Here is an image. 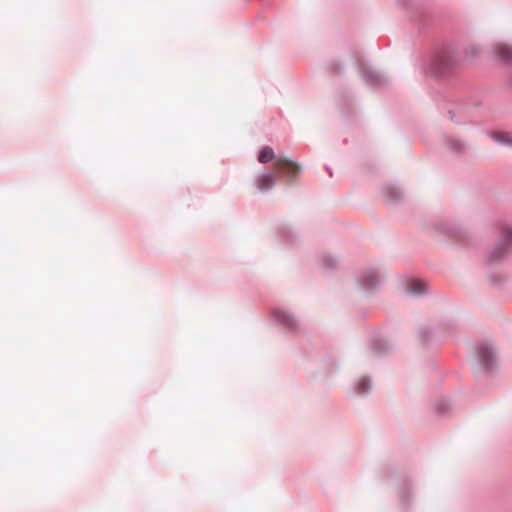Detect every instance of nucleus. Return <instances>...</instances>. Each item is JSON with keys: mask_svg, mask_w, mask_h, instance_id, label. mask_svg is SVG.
Here are the masks:
<instances>
[{"mask_svg": "<svg viewBox=\"0 0 512 512\" xmlns=\"http://www.w3.org/2000/svg\"><path fill=\"white\" fill-rule=\"evenodd\" d=\"M458 66L456 52L447 47L434 48L431 60L423 61L421 71L426 77L441 79L449 77Z\"/></svg>", "mask_w": 512, "mask_h": 512, "instance_id": "1", "label": "nucleus"}, {"mask_svg": "<svg viewBox=\"0 0 512 512\" xmlns=\"http://www.w3.org/2000/svg\"><path fill=\"white\" fill-rule=\"evenodd\" d=\"M397 5L405 11L419 33H429L435 23L433 7L429 2L397 0Z\"/></svg>", "mask_w": 512, "mask_h": 512, "instance_id": "2", "label": "nucleus"}, {"mask_svg": "<svg viewBox=\"0 0 512 512\" xmlns=\"http://www.w3.org/2000/svg\"><path fill=\"white\" fill-rule=\"evenodd\" d=\"M477 362L473 367L477 380L491 376L498 371V350L490 341H482L475 347Z\"/></svg>", "mask_w": 512, "mask_h": 512, "instance_id": "3", "label": "nucleus"}, {"mask_svg": "<svg viewBox=\"0 0 512 512\" xmlns=\"http://www.w3.org/2000/svg\"><path fill=\"white\" fill-rule=\"evenodd\" d=\"M447 114L450 120L456 124L464 125L470 123L474 117L481 115H496L497 111L490 107V104L476 101L474 103L463 102L455 108H448Z\"/></svg>", "mask_w": 512, "mask_h": 512, "instance_id": "4", "label": "nucleus"}, {"mask_svg": "<svg viewBox=\"0 0 512 512\" xmlns=\"http://www.w3.org/2000/svg\"><path fill=\"white\" fill-rule=\"evenodd\" d=\"M354 65L357 74L366 86L381 89L390 85L391 78L387 74L372 68L363 59L355 56Z\"/></svg>", "mask_w": 512, "mask_h": 512, "instance_id": "5", "label": "nucleus"}, {"mask_svg": "<svg viewBox=\"0 0 512 512\" xmlns=\"http://www.w3.org/2000/svg\"><path fill=\"white\" fill-rule=\"evenodd\" d=\"M512 254V229L506 227L503 229L499 242L488 251L486 263L491 265L498 261L506 259Z\"/></svg>", "mask_w": 512, "mask_h": 512, "instance_id": "6", "label": "nucleus"}, {"mask_svg": "<svg viewBox=\"0 0 512 512\" xmlns=\"http://www.w3.org/2000/svg\"><path fill=\"white\" fill-rule=\"evenodd\" d=\"M384 279L376 268H367L362 271L357 279L359 290L365 293L376 292L380 289Z\"/></svg>", "mask_w": 512, "mask_h": 512, "instance_id": "7", "label": "nucleus"}, {"mask_svg": "<svg viewBox=\"0 0 512 512\" xmlns=\"http://www.w3.org/2000/svg\"><path fill=\"white\" fill-rule=\"evenodd\" d=\"M275 169L279 174L283 175L289 183L296 181L302 172V167L296 159L287 156H278L275 161Z\"/></svg>", "mask_w": 512, "mask_h": 512, "instance_id": "8", "label": "nucleus"}, {"mask_svg": "<svg viewBox=\"0 0 512 512\" xmlns=\"http://www.w3.org/2000/svg\"><path fill=\"white\" fill-rule=\"evenodd\" d=\"M273 322L288 333H297L300 330L299 322L289 310L277 307L271 313Z\"/></svg>", "mask_w": 512, "mask_h": 512, "instance_id": "9", "label": "nucleus"}, {"mask_svg": "<svg viewBox=\"0 0 512 512\" xmlns=\"http://www.w3.org/2000/svg\"><path fill=\"white\" fill-rule=\"evenodd\" d=\"M396 491L402 512H407L413 501V484L409 476L402 475L396 480Z\"/></svg>", "mask_w": 512, "mask_h": 512, "instance_id": "10", "label": "nucleus"}, {"mask_svg": "<svg viewBox=\"0 0 512 512\" xmlns=\"http://www.w3.org/2000/svg\"><path fill=\"white\" fill-rule=\"evenodd\" d=\"M370 349L375 356L388 355L393 350V345L380 332H375L370 338Z\"/></svg>", "mask_w": 512, "mask_h": 512, "instance_id": "11", "label": "nucleus"}, {"mask_svg": "<svg viewBox=\"0 0 512 512\" xmlns=\"http://www.w3.org/2000/svg\"><path fill=\"white\" fill-rule=\"evenodd\" d=\"M436 230L446 236H451L458 239H464L466 232L464 228L455 222L441 221L437 223Z\"/></svg>", "mask_w": 512, "mask_h": 512, "instance_id": "12", "label": "nucleus"}, {"mask_svg": "<svg viewBox=\"0 0 512 512\" xmlns=\"http://www.w3.org/2000/svg\"><path fill=\"white\" fill-rule=\"evenodd\" d=\"M254 184L259 192L267 193L276 185V178L271 171L263 170L255 176Z\"/></svg>", "mask_w": 512, "mask_h": 512, "instance_id": "13", "label": "nucleus"}, {"mask_svg": "<svg viewBox=\"0 0 512 512\" xmlns=\"http://www.w3.org/2000/svg\"><path fill=\"white\" fill-rule=\"evenodd\" d=\"M381 192L385 202L390 205H397L403 200V192L395 184H384L381 188Z\"/></svg>", "mask_w": 512, "mask_h": 512, "instance_id": "14", "label": "nucleus"}, {"mask_svg": "<svg viewBox=\"0 0 512 512\" xmlns=\"http://www.w3.org/2000/svg\"><path fill=\"white\" fill-rule=\"evenodd\" d=\"M492 52L502 65L512 67V46L498 43L493 46Z\"/></svg>", "mask_w": 512, "mask_h": 512, "instance_id": "15", "label": "nucleus"}, {"mask_svg": "<svg viewBox=\"0 0 512 512\" xmlns=\"http://www.w3.org/2000/svg\"><path fill=\"white\" fill-rule=\"evenodd\" d=\"M277 236L281 243L293 246L299 239L298 233L289 225H281L277 230Z\"/></svg>", "mask_w": 512, "mask_h": 512, "instance_id": "16", "label": "nucleus"}, {"mask_svg": "<svg viewBox=\"0 0 512 512\" xmlns=\"http://www.w3.org/2000/svg\"><path fill=\"white\" fill-rule=\"evenodd\" d=\"M321 268L326 273H331L339 268L340 261L338 257L330 254V253H324L319 258Z\"/></svg>", "mask_w": 512, "mask_h": 512, "instance_id": "17", "label": "nucleus"}, {"mask_svg": "<svg viewBox=\"0 0 512 512\" xmlns=\"http://www.w3.org/2000/svg\"><path fill=\"white\" fill-rule=\"evenodd\" d=\"M435 328L431 325H422L418 330V339L421 344L428 347L435 343L434 340Z\"/></svg>", "mask_w": 512, "mask_h": 512, "instance_id": "18", "label": "nucleus"}, {"mask_svg": "<svg viewBox=\"0 0 512 512\" xmlns=\"http://www.w3.org/2000/svg\"><path fill=\"white\" fill-rule=\"evenodd\" d=\"M446 147L456 155H461L467 150V143L459 138L445 137L444 139Z\"/></svg>", "mask_w": 512, "mask_h": 512, "instance_id": "19", "label": "nucleus"}, {"mask_svg": "<svg viewBox=\"0 0 512 512\" xmlns=\"http://www.w3.org/2000/svg\"><path fill=\"white\" fill-rule=\"evenodd\" d=\"M407 291L414 296H421L427 292V285L421 279H412L407 285Z\"/></svg>", "mask_w": 512, "mask_h": 512, "instance_id": "20", "label": "nucleus"}, {"mask_svg": "<svg viewBox=\"0 0 512 512\" xmlns=\"http://www.w3.org/2000/svg\"><path fill=\"white\" fill-rule=\"evenodd\" d=\"M452 410L451 400L447 397L440 398L434 405V411L437 416L445 417Z\"/></svg>", "mask_w": 512, "mask_h": 512, "instance_id": "21", "label": "nucleus"}, {"mask_svg": "<svg viewBox=\"0 0 512 512\" xmlns=\"http://www.w3.org/2000/svg\"><path fill=\"white\" fill-rule=\"evenodd\" d=\"M277 158L273 148L268 145L263 146L257 154V161L261 164H267Z\"/></svg>", "mask_w": 512, "mask_h": 512, "instance_id": "22", "label": "nucleus"}, {"mask_svg": "<svg viewBox=\"0 0 512 512\" xmlns=\"http://www.w3.org/2000/svg\"><path fill=\"white\" fill-rule=\"evenodd\" d=\"M487 135L502 146L512 145V137L502 131H488Z\"/></svg>", "mask_w": 512, "mask_h": 512, "instance_id": "23", "label": "nucleus"}, {"mask_svg": "<svg viewBox=\"0 0 512 512\" xmlns=\"http://www.w3.org/2000/svg\"><path fill=\"white\" fill-rule=\"evenodd\" d=\"M371 379L367 376L361 377L355 384V391L358 394H367L371 391Z\"/></svg>", "mask_w": 512, "mask_h": 512, "instance_id": "24", "label": "nucleus"}, {"mask_svg": "<svg viewBox=\"0 0 512 512\" xmlns=\"http://www.w3.org/2000/svg\"><path fill=\"white\" fill-rule=\"evenodd\" d=\"M327 70L334 75H339L344 72V64L338 59H331L327 63Z\"/></svg>", "mask_w": 512, "mask_h": 512, "instance_id": "25", "label": "nucleus"}, {"mask_svg": "<svg viewBox=\"0 0 512 512\" xmlns=\"http://www.w3.org/2000/svg\"><path fill=\"white\" fill-rule=\"evenodd\" d=\"M487 279L489 283L496 288H501L503 286L504 281L502 277L496 272H489Z\"/></svg>", "mask_w": 512, "mask_h": 512, "instance_id": "26", "label": "nucleus"}, {"mask_svg": "<svg viewBox=\"0 0 512 512\" xmlns=\"http://www.w3.org/2000/svg\"><path fill=\"white\" fill-rule=\"evenodd\" d=\"M444 327H447V332L449 333L451 330L454 329L455 323H454V321L449 320L446 324H444V323H439L438 324V329L439 330L444 328Z\"/></svg>", "mask_w": 512, "mask_h": 512, "instance_id": "27", "label": "nucleus"}, {"mask_svg": "<svg viewBox=\"0 0 512 512\" xmlns=\"http://www.w3.org/2000/svg\"><path fill=\"white\" fill-rule=\"evenodd\" d=\"M477 52H478L477 48L472 46L467 50V55L471 57V56L475 55Z\"/></svg>", "mask_w": 512, "mask_h": 512, "instance_id": "28", "label": "nucleus"}, {"mask_svg": "<svg viewBox=\"0 0 512 512\" xmlns=\"http://www.w3.org/2000/svg\"><path fill=\"white\" fill-rule=\"evenodd\" d=\"M324 169H325V171L328 173V175H329L330 177H332V176H333V171H332V169H331V167H330V166L325 165V166H324Z\"/></svg>", "mask_w": 512, "mask_h": 512, "instance_id": "29", "label": "nucleus"}, {"mask_svg": "<svg viewBox=\"0 0 512 512\" xmlns=\"http://www.w3.org/2000/svg\"><path fill=\"white\" fill-rule=\"evenodd\" d=\"M508 85L512 88V76L508 79Z\"/></svg>", "mask_w": 512, "mask_h": 512, "instance_id": "30", "label": "nucleus"}]
</instances>
